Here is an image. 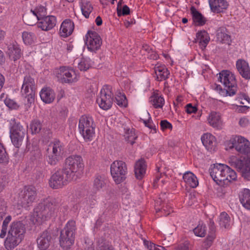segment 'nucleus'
Returning a JSON list of instances; mask_svg holds the SVG:
<instances>
[{
    "label": "nucleus",
    "mask_w": 250,
    "mask_h": 250,
    "mask_svg": "<svg viewBox=\"0 0 250 250\" xmlns=\"http://www.w3.org/2000/svg\"><path fill=\"white\" fill-rule=\"evenodd\" d=\"M61 205V200L50 197L42 199L35 207L31 217L33 223L40 224L49 219Z\"/></svg>",
    "instance_id": "1"
},
{
    "label": "nucleus",
    "mask_w": 250,
    "mask_h": 250,
    "mask_svg": "<svg viewBox=\"0 0 250 250\" xmlns=\"http://www.w3.org/2000/svg\"><path fill=\"white\" fill-rule=\"evenodd\" d=\"M209 172L212 179L218 185H221L223 183L225 184L226 181L231 182L237 179L235 171L225 164L211 165Z\"/></svg>",
    "instance_id": "2"
},
{
    "label": "nucleus",
    "mask_w": 250,
    "mask_h": 250,
    "mask_svg": "<svg viewBox=\"0 0 250 250\" xmlns=\"http://www.w3.org/2000/svg\"><path fill=\"white\" fill-rule=\"evenodd\" d=\"M218 81L224 86V89L220 85H216L215 90L223 96H231L236 94L237 86L234 75L229 70H223L219 74Z\"/></svg>",
    "instance_id": "3"
},
{
    "label": "nucleus",
    "mask_w": 250,
    "mask_h": 250,
    "mask_svg": "<svg viewBox=\"0 0 250 250\" xmlns=\"http://www.w3.org/2000/svg\"><path fill=\"white\" fill-rule=\"evenodd\" d=\"M25 232L24 225L21 221L13 222L10 225L4 246L7 250H12L22 240Z\"/></svg>",
    "instance_id": "4"
},
{
    "label": "nucleus",
    "mask_w": 250,
    "mask_h": 250,
    "mask_svg": "<svg viewBox=\"0 0 250 250\" xmlns=\"http://www.w3.org/2000/svg\"><path fill=\"white\" fill-rule=\"evenodd\" d=\"M75 229V222L73 221H69L61 231L60 236V244L64 250L69 249L74 243Z\"/></svg>",
    "instance_id": "5"
},
{
    "label": "nucleus",
    "mask_w": 250,
    "mask_h": 250,
    "mask_svg": "<svg viewBox=\"0 0 250 250\" xmlns=\"http://www.w3.org/2000/svg\"><path fill=\"white\" fill-rule=\"evenodd\" d=\"M37 196V190L34 187H25L19 194L17 204L18 206L27 208L32 206Z\"/></svg>",
    "instance_id": "6"
},
{
    "label": "nucleus",
    "mask_w": 250,
    "mask_h": 250,
    "mask_svg": "<svg viewBox=\"0 0 250 250\" xmlns=\"http://www.w3.org/2000/svg\"><path fill=\"white\" fill-rule=\"evenodd\" d=\"M84 167L82 157L80 155H71L67 158L62 168L73 180H76V173Z\"/></svg>",
    "instance_id": "7"
},
{
    "label": "nucleus",
    "mask_w": 250,
    "mask_h": 250,
    "mask_svg": "<svg viewBox=\"0 0 250 250\" xmlns=\"http://www.w3.org/2000/svg\"><path fill=\"white\" fill-rule=\"evenodd\" d=\"M127 168L125 162L115 161L110 166V172L116 184H120L126 179Z\"/></svg>",
    "instance_id": "8"
},
{
    "label": "nucleus",
    "mask_w": 250,
    "mask_h": 250,
    "mask_svg": "<svg viewBox=\"0 0 250 250\" xmlns=\"http://www.w3.org/2000/svg\"><path fill=\"white\" fill-rule=\"evenodd\" d=\"M229 163L232 167L241 173L243 177L250 180V159L244 158L242 160L232 156L230 158Z\"/></svg>",
    "instance_id": "9"
},
{
    "label": "nucleus",
    "mask_w": 250,
    "mask_h": 250,
    "mask_svg": "<svg viewBox=\"0 0 250 250\" xmlns=\"http://www.w3.org/2000/svg\"><path fill=\"white\" fill-rule=\"evenodd\" d=\"M71 180L73 179L62 168L58 170L52 175L49 184L52 188L58 189L66 185L68 181Z\"/></svg>",
    "instance_id": "10"
},
{
    "label": "nucleus",
    "mask_w": 250,
    "mask_h": 250,
    "mask_svg": "<svg viewBox=\"0 0 250 250\" xmlns=\"http://www.w3.org/2000/svg\"><path fill=\"white\" fill-rule=\"evenodd\" d=\"M36 89V85L34 79L29 75L25 76L21 92L29 104L34 102Z\"/></svg>",
    "instance_id": "11"
},
{
    "label": "nucleus",
    "mask_w": 250,
    "mask_h": 250,
    "mask_svg": "<svg viewBox=\"0 0 250 250\" xmlns=\"http://www.w3.org/2000/svg\"><path fill=\"white\" fill-rule=\"evenodd\" d=\"M111 87L109 85H105L101 89L99 97L97 99V103L100 108L104 110L109 109L113 101V94L111 91Z\"/></svg>",
    "instance_id": "12"
},
{
    "label": "nucleus",
    "mask_w": 250,
    "mask_h": 250,
    "mask_svg": "<svg viewBox=\"0 0 250 250\" xmlns=\"http://www.w3.org/2000/svg\"><path fill=\"white\" fill-rule=\"evenodd\" d=\"M230 149L235 148L241 154L247 155L250 153V142L241 136H236L229 141Z\"/></svg>",
    "instance_id": "13"
},
{
    "label": "nucleus",
    "mask_w": 250,
    "mask_h": 250,
    "mask_svg": "<svg viewBox=\"0 0 250 250\" xmlns=\"http://www.w3.org/2000/svg\"><path fill=\"white\" fill-rule=\"evenodd\" d=\"M85 42L88 50L94 52L100 48L102 41L97 32L89 31L85 35Z\"/></svg>",
    "instance_id": "14"
},
{
    "label": "nucleus",
    "mask_w": 250,
    "mask_h": 250,
    "mask_svg": "<svg viewBox=\"0 0 250 250\" xmlns=\"http://www.w3.org/2000/svg\"><path fill=\"white\" fill-rule=\"evenodd\" d=\"M97 250H115L114 247L104 239L100 238L97 241ZM86 250H95L92 241L88 238L85 239Z\"/></svg>",
    "instance_id": "15"
},
{
    "label": "nucleus",
    "mask_w": 250,
    "mask_h": 250,
    "mask_svg": "<svg viewBox=\"0 0 250 250\" xmlns=\"http://www.w3.org/2000/svg\"><path fill=\"white\" fill-rule=\"evenodd\" d=\"M61 79L62 83H72L77 81L75 72L66 68L65 67H61L60 68Z\"/></svg>",
    "instance_id": "16"
},
{
    "label": "nucleus",
    "mask_w": 250,
    "mask_h": 250,
    "mask_svg": "<svg viewBox=\"0 0 250 250\" xmlns=\"http://www.w3.org/2000/svg\"><path fill=\"white\" fill-rule=\"evenodd\" d=\"M236 68L240 75L246 80L250 79V67L249 63L243 59H239L236 63Z\"/></svg>",
    "instance_id": "17"
},
{
    "label": "nucleus",
    "mask_w": 250,
    "mask_h": 250,
    "mask_svg": "<svg viewBox=\"0 0 250 250\" xmlns=\"http://www.w3.org/2000/svg\"><path fill=\"white\" fill-rule=\"evenodd\" d=\"M38 23V27L42 30L48 31L53 28L56 25V19L54 16H45L41 19Z\"/></svg>",
    "instance_id": "18"
},
{
    "label": "nucleus",
    "mask_w": 250,
    "mask_h": 250,
    "mask_svg": "<svg viewBox=\"0 0 250 250\" xmlns=\"http://www.w3.org/2000/svg\"><path fill=\"white\" fill-rule=\"evenodd\" d=\"M203 145L209 151H212L215 149L216 146V139L210 133H204L201 137Z\"/></svg>",
    "instance_id": "19"
},
{
    "label": "nucleus",
    "mask_w": 250,
    "mask_h": 250,
    "mask_svg": "<svg viewBox=\"0 0 250 250\" xmlns=\"http://www.w3.org/2000/svg\"><path fill=\"white\" fill-rule=\"evenodd\" d=\"M209 4L211 11L217 13L222 12L229 5L226 0H209Z\"/></svg>",
    "instance_id": "20"
},
{
    "label": "nucleus",
    "mask_w": 250,
    "mask_h": 250,
    "mask_svg": "<svg viewBox=\"0 0 250 250\" xmlns=\"http://www.w3.org/2000/svg\"><path fill=\"white\" fill-rule=\"evenodd\" d=\"M74 28V24L70 19L64 21L61 26L60 29V35L62 37H67L70 35Z\"/></svg>",
    "instance_id": "21"
},
{
    "label": "nucleus",
    "mask_w": 250,
    "mask_h": 250,
    "mask_svg": "<svg viewBox=\"0 0 250 250\" xmlns=\"http://www.w3.org/2000/svg\"><path fill=\"white\" fill-rule=\"evenodd\" d=\"M154 69L156 75V80L158 81L166 80L168 78L170 73L165 65L157 64L154 66Z\"/></svg>",
    "instance_id": "22"
},
{
    "label": "nucleus",
    "mask_w": 250,
    "mask_h": 250,
    "mask_svg": "<svg viewBox=\"0 0 250 250\" xmlns=\"http://www.w3.org/2000/svg\"><path fill=\"white\" fill-rule=\"evenodd\" d=\"M91 127H95L92 118L88 115L82 116L80 118L79 123V131Z\"/></svg>",
    "instance_id": "23"
},
{
    "label": "nucleus",
    "mask_w": 250,
    "mask_h": 250,
    "mask_svg": "<svg viewBox=\"0 0 250 250\" xmlns=\"http://www.w3.org/2000/svg\"><path fill=\"white\" fill-rule=\"evenodd\" d=\"M146 165L145 161L141 159L136 162L134 167V172L137 179H142L146 173Z\"/></svg>",
    "instance_id": "24"
},
{
    "label": "nucleus",
    "mask_w": 250,
    "mask_h": 250,
    "mask_svg": "<svg viewBox=\"0 0 250 250\" xmlns=\"http://www.w3.org/2000/svg\"><path fill=\"white\" fill-rule=\"evenodd\" d=\"M40 97L43 102L47 104L52 103L55 97L54 91L49 87H44L42 89Z\"/></svg>",
    "instance_id": "25"
},
{
    "label": "nucleus",
    "mask_w": 250,
    "mask_h": 250,
    "mask_svg": "<svg viewBox=\"0 0 250 250\" xmlns=\"http://www.w3.org/2000/svg\"><path fill=\"white\" fill-rule=\"evenodd\" d=\"M7 53L10 60L16 61L21 56V50L17 44H10L8 46Z\"/></svg>",
    "instance_id": "26"
},
{
    "label": "nucleus",
    "mask_w": 250,
    "mask_h": 250,
    "mask_svg": "<svg viewBox=\"0 0 250 250\" xmlns=\"http://www.w3.org/2000/svg\"><path fill=\"white\" fill-rule=\"evenodd\" d=\"M190 12L193 21L196 25L203 26L206 23V18L194 6H191L190 8Z\"/></svg>",
    "instance_id": "27"
},
{
    "label": "nucleus",
    "mask_w": 250,
    "mask_h": 250,
    "mask_svg": "<svg viewBox=\"0 0 250 250\" xmlns=\"http://www.w3.org/2000/svg\"><path fill=\"white\" fill-rule=\"evenodd\" d=\"M216 37L217 41L221 43L229 44L231 42L230 36L225 28L221 27L217 30Z\"/></svg>",
    "instance_id": "28"
},
{
    "label": "nucleus",
    "mask_w": 250,
    "mask_h": 250,
    "mask_svg": "<svg viewBox=\"0 0 250 250\" xmlns=\"http://www.w3.org/2000/svg\"><path fill=\"white\" fill-rule=\"evenodd\" d=\"M10 138L13 145L17 148H19L22 145L24 142V140L25 135L27 133H22L20 132L18 133L16 132H10Z\"/></svg>",
    "instance_id": "29"
},
{
    "label": "nucleus",
    "mask_w": 250,
    "mask_h": 250,
    "mask_svg": "<svg viewBox=\"0 0 250 250\" xmlns=\"http://www.w3.org/2000/svg\"><path fill=\"white\" fill-rule=\"evenodd\" d=\"M208 122L212 127L218 129L221 128L222 121L219 113L211 112L208 116Z\"/></svg>",
    "instance_id": "30"
},
{
    "label": "nucleus",
    "mask_w": 250,
    "mask_h": 250,
    "mask_svg": "<svg viewBox=\"0 0 250 250\" xmlns=\"http://www.w3.org/2000/svg\"><path fill=\"white\" fill-rule=\"evenodd\" d=\"M239 197L243 206L247 209H250V190L245 188L240 192Z\"/></svg>",
    "instance_id": "31"
},
{
    "label": "nucleus",
    "mask_w": 250,
    "mask_h": 250,
    "mask_svg": "<svg viewBox=\"0 0 250 250\" xmlns=\"http://www.w3.org/2000/svg\"><path fill=\"white\" fill-rule=\"evenodd\" d=\"M184 181L190 187L196 188L198 185L196 177L191 172L187 171L183 175Z\"/></svg>",
    "instance_id": "32"
},
{
    "label": "nucleus",
    "mask_w": 250,
    "mask_h": 250,
    "mask_svg": "<svg viewBox=\"0 0 250 250\" xmlns=\"http://www.w3.org/2000/svg\"><path fill=\"white\" fill-rule=\"evenodd\" d=\"M37 16L35 13L31 10L29 13L23 15V20L26 24L32 26L36 24L37 21H39L38 17Z\"/></svg>",
    "instance_id": "33"
},
{
    "label": "nucleus",
    "mask_w": 250,
    "mask_h": 250,
    "mask_svg": "<svg viewBox=\"0 0 250 250\" xmlns=\"http://www.w3.org/2000/svg\"><path fill=\"white\" fill-rule=\"evenodd\" d=\"M150 102L153 106L156 108H162L164 104L165 100L163 97L158 94L154 93L150 98Z\"/></svg>",
    "instance_id": "34"
},
{
    "label": "nucleus",
    "mask_w": 250,
    "mask_h": 250,
    "mask_svg": "<svg viewBox=\"0 0 250 250\" xmlns=\"http://www.w3.org/2000/svg\"><path fill=\"white\" fill-rule=\"evenodd\" d=\"M196 37L199 41L200 45L201 47H206L209 41V37L205 31L198 32L196 34Z\"/></svg>",
    "instance_id": "35"
},
{
    "label": "nucleus",
    "mask_w": 250,
    "mask_h": 250,
    "mask_svg": "<svg viewBox=\"0 0 250 250\" xmlns=\"http://www.w3.org/2000/svg\"><path fill=\"white\" fill-rule=\"evenodd\" d=\"M81 8L83 15L86 18H88L89 17L90 14L93 9L90 2L86 0L82 1Z\"/></svg>",
    "instance_id": "36"
},
{
    "label": "nucleus",
    "mask_w": 250,
    "mask_h": 250,
    "mask_svg": "<svg viewBox=\"0 0 250 250\" xmlns=\"http://www.w3.org/2000/svg\"><path fill=\"white\" fill-rule=\"evenodd\" d=\"M52 146V151L51 152L55 154L56 155H59L61 156V154L63 153V147L62 144L59 140H54L50 144Z\"/></svg>",
    "instance_id": "37"
},
{
    "label": "nucleus",
    "mask_w": 250,
    "mask_h": 250,
    "mask_svg": "<svg viewBox=\"0 0 250 250\" xmlns=\"http://www.w3.org/2000/svg\"><path fill=\"white\" fill-rule=\"evenodd\" d=\"M95 127H91L79 131L86 142L91 141L93 140L95 135Z\"/></svg>",
    "instance_id": "38"
},
{
    "label": "nucleus",
    "mask_w": 250,
    "mask_h": 250,
    "mask_svg": "<svg viewBox=\"0 0 250 250\" xmlns=\"http://www.w3.org/2000/svg\"><path fill=\"white\" fill-rule=\"evenodd\" d=\"M230 218L226 212H222L219 216V225L221 227L228 228L230 226Z\"/></svg>",
    "instance_id": "39"
},
{
    "label": "nucleus",
    "mask_w": 250,
    "mask_h": 250,
    "mask_svg": "<svg viewBox=\"0 0 250 250\" xmlns=\"http://www.w3.org/2000/svg\"><path fill=\"white\" fill-rule=\"evenodd\" d=\"M105 185V180L104 177L98 175L94 180L93 188L96 190H99Z\"/></svg>",
    "instance_id": "40"
},
{
    "label": "nucleus",
    "mask_w": 250,
    "mask_h": 250,
    "mask_svg": "<svg viewBox=\"0 0 250 250\" xmlns=\"http://www.w3.org/2000/svg\"><path fill=\"white\" fill-rule=\"evenodd\" d=\"M10 132H16L20 133H27V129L23 127L20 122H15L12 125L10 130Z\"/></svg>",
    "instance_id": "41"
},
{
    "label": "nucleus",
    "mask_w": 250,
    "mask_h": 250,
    "mask_svg": "<svg viewBox=\"0 0 250 250\" xmlns=\"http://www.w3.org/2000/svg\"><path fill=\"white\" fill-rule=\"evenodd\" d=\"M61 158V156L56 155L54 153L51 152L48 154L46 158V161L48 164L51 166H55L59 162Z\"/></svg>",
    "instance_id": "42"
},
{
    "label": "nucleus",
    "mask_w": 250,
    "mask_h": 250,
    "mask_svg": "<svg viewBox=\"0 0 250 250\" xmlns=\"http://www.w3.org/2000/svg\"><path fill=\"white\" fill-rule=\"evenodd\" d=\"M42 124L38 120H34L30 124V128L33 134H36L40 132L42 129Z\"/></svg>",
    "instance_id": "43"
},
{
    "label": "nucleus",
    "mask_w": 250,
    "mask_h": 250,
    "mask_svg": "<svg viewBox=\"0 0 250 250\" xmlns=\"http://www.w3.org/2000/svg\"><path fill=\"white\" fill-rule=\"evenodd\" d=\"M8 156L3 145L0 141V163H7Z\"/></svg>",
    "instance_id": "44"
},
{
    "label": "nucleus",
    "mask_w": 250,
    "mask_h": 250,
    "mask_svg": "<svg viewBox=\"0 0 250 250\" xmlns=\"http://www.w3.org/2000/svg\"><path fill=\"white\" fill-rule=\"evenodd\" d=\"M115 102L120 106L126 107L127 104V100L125 94L119 93L115 97Z\"/></svg>",
    "instance_id": "45"
},
{
    "label": "nucleus",
    "mask_w": 250,
    "mask_h": 250,
    "mask_svg": "<svg viewBox=\"0 0 250 250\" xmlns=\"http://www.w3.org/2000/svg\"><path fill=\"white\" fill-rule=\"evenodd\" d=\"M11 220V216L10 215L7 216L4 220L2 223V229L0 234V238H3L5 236L6 234L7 233L8 225Z\"/></svg>",
    "instance_id": "46"
},
{
    "label": "nucleus",
    "mask_w": 250,
    "mask_h": 250,
    "mask_svg": "<svg viewBox=\"0 0 250 250\" xmlns=\"http://www.w3.org/2000/svg\"><path fill=\"white\" fill-rule=\"evenodd\" d=\"M215 237V234H208L206 239L203 242L201 245L203 249L208 250L212 245Z\"/></svg>",
    "instance_id": "47"
},
{
    "label": "nucleus",
    "mask_w": 250,
    "mask_h": 250,
    "mask_svg": "<svg viewBox=\"0 0 250 250\" xmlns=\"http://www.w3.org/2000/svg\"><path fill=\"white\" fill-rule=\"evenodd\" d=\"M194 233L195 235L203 237L205 236L206 234V226L205 225L199 224L194 229H193Z\"/></svg>",
    "instance_id": "48"
},
{
    "label": "nucleus",
    "mask_w": 250,
    "mask_h": 250,
    "mask_svg": "<svg viewBox=\"0 0 250 250\" xmlns=\"http://www.w3.org/2000/svg\"><path fill=\"white\" fill-rule=\"evenodd\" d=\"M4 102L6 106L11 109H17L19 107L18 104L14 99L8 97H6Z\"/></svg>",
    "instance_id": "49"
},
{
    "label": "nucleus",
    "mask_w": 250,
    "mask_h": 250,
    "mask_svg": "<svg viewBox=\"0 0 250 250\" xmlns=\"http://www.w3.org/2000/svg\"><path fill=\"white\" fill-rule=\"evenodd\" d=\"M91 67L89 59H82L78 63V67L81 71H86Z\"/></svg>",
    "instance_id": "50"
},
{
    "label": "nucleus",
    "mask_w": 250,
    "mask_h": 250,
    "mask_svg": "<svg viewBox=\"0 0 250 250\" xmlns=\"http://www.w3.org/2000/svg\"><path fill=\"white\" fill-rule=\"evenodd\" d=\"M22 38L23 42L26 44H31L33 42L34 35L32 33L23 32Z\"/></svg>",
    "instance_id": "51"
},
{
    "label": "nucleus",
    "mask_w": 250,
    "mask_h": 250,
    "mask_svg": "<svg viewBox=\"0 0 250 250\" xmlns=\"http://www.w3.org/2000/svg\"><path fill=\"white\" fill-rule=\"evenodd\" d=\"M42 154L40 149H35L31 152V159L33 162L39 163L42 159Z\"/></svg>",
    "instance_id": "52"
},
{
    "label": "nucleus",
    "mask_w": 250,
    "mask_h": 250,
    "mask_svg": "<svg viewBox=\"0 0 250 250\" xmlns=\"http://www.w3.org/2000/svg\"><path fill=\"white\" fill-rule=\"evenodd\" d=\"M34 13H35L37 17H38V20L45 17L46 9L42 6H40L37 7L34 10H32Z\"/></svg>",
    "instance_id": "53"
},
{
    "label": "nucleus",
    "mask_w": 250,
    "mask_h": 250,
    "mask_svg": "<svg viewBox=\"0 0 250 250\" xmlns=\"http://www.w3.org/2000/svg\"><path fill=\"white\" fill-rule=\"evenodd\" d=\"M144 243L145 245L146 246L149 250H167L163 246L156 245L146 240H144Z\"/></svg>",
    "instance_id": "54"
},
{
    "label": "nucleus",
    "mask_w": 250,
    "mask_h": 250,
    "mask_svg": "<svg viewBox=\"0 0 250 250\" xmlns=\"http://www.w3.org/2000/svg\"><path fill=\"white\" fill-rule=\"evenodd\" d=\"M137 136L135 135L134 132L132 130L130 132H127L125 135V139L130 143L131 145H133L135 143V140L137 139Z\"/></svg>",
    "instance_id": "55"
},
{
    "label": "nucleus",
    "mask_w": 250,
    "mask_h": 250,
    "mask_svg": "<svg viewBox=\"0 0 250 250\" xmlns=\"http://www.w3.org/2000/svg\"><path fill=\"white\" fill-rule=\"evenodd\" d=\"M117 12L119 17L128 15L130 14V9L126 5H125L123 6L122 9L121 7L117 8Z\"/></svg>",
    "instance_id": "56"
},
{
    "label": "nucleus",
    "mask_w": 250,
    "mask_h": 250,
    "mask_svg": "<svg viewBox=\"0 0 250 250\" xmlns=\"http://www.w3.org/2000/svg\"><path fill=\"white\" fill-rule=\"evenodd\" d=\"M160 125L161 127V129L163 130H164L167 129H169L171 130L172 128V125L167 120L161 121L160 123Z\"/></svg>",
    "instance_id": "57"
},
{
    "label": "nucleus",
    "mask_w": 250,
    "mask_h": 250,
    "mask_svg": "<svg viewBox=\"0 0 250 250\" xmlns=\"http://www.w3.org/2000/svg\"><path fill=\"white\" fill-rule=\"evenodd\" d=\"M197 108L195 106H193L191 104H188L186 105V111L188 114L195 113Z\"/></svg>",
    "instance_id": "58"
},
{
    "label": "nucleus",
    "mask_w": 250,
    "mask_h": 250,
    "mask_svg": "<svg viewBox=\"0 0 250 250\" xmlns=\"http://www.w3.org/2000/svg\"><path fill=\"white\" fill-rule=\"evenodd\" d=\"M175 250H189V243L185 242L180 244Z\"/></svg>",
    "instance_id": "59"
},
{
    "label": "nucleus",
    "mask_w": 250,
    "mask_h": 250,
    "mask_svg": "<svg viewBox=\"0 0 250 250\" xmlns=\"http://www.w3.org/2000/svg\"><path fill=\"white\" fill-rule=\"evenodd\" d=\"M209 234H215V226L212 220L210 219L209 223Z\"/></svg>",
    "instance_id": "60"
},
{
    "label": "nucleus",
    "mask_w": 250,
    "mask_h": 250,
    "mask_svg": "<svg viewBox=\"0 0 250 250\" xmlns=\"http://www.w3.org/2000/svg\"><path fill=\"white\" fill-rule=\"evenodd\" d=\"M239 124L241 127H245L249 124V121L247 118H241L239 120Z\"/></svg>",
    "instance_id": "61"
},
{
    "label": "nucleus",
    "mask_w": 250,
    "mask_h": 250,
    "mask_svg": "<svg viewBox=\"0 0 250 250\" xmlns=\"http://www.w3.org/2000/svg\"><path fill=\"white\" fill-rule=\"evenodd\" d=\"M6 207L5 205H0V216H2V217L6 213Z\"/></svg>",
    "instance_id": "62"
},
{
    "label": "nucleus",
    "mask_w": 250,
    "mask_h": 250,
    "mask_svg": "<svg viewBox=\"0 0 250 250\" xmlns=\"http://www.w3.org/2000/svg\"><path fill=\"white\" fill-rule=\"evenodd\" d=\"M5 58L3 52L0 50V65L2 64L5 62Z\"/></svg>",
    "instance_id": "63"
},
{
    "label": "nucleus",
    "mask_w": 250,
    "mask_h": 250,
    "mask_svg": "<svg viewBox=\"0 0 250 250\" xmlns=\"http://www.w3.org/2000/svg\"><path fill=\"white\" fill-rule=\"evenodd\" d=\"M95 22H96L97 25H98V26H100L102 24L103 21H102V19L100 16H98L96 18Z\"/></svg>",
    "instance_id": "64"
}]
</instances>
